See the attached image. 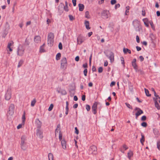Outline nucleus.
Here are the masks:
<instances>
[{
  "label": "nucleus",
  "mask_w": 160,
  "mask_h": 160,
  "mask_svg": "<svg viewBox=\"0 0 160 160\" xmlns=\"http://www.w3.org/2000/svg\"><path fill=\"white\" fill-rule=\"evenodd\" d=\"M120 7V5L119 4H116L115 6V8L116 9L118 8H119Z\"/></svg>",
  "instance_id": "57"
},
{
  "label": "nucleus",
  "mask_w": 160,
  "mask_h": 160,
  "mask_svg": "<svg viewBox=\"0 0 160 160\" xmlns=\"http://www.w3.org/2000/svg\"><path fill=\"white\" fill-rule=\"evenodd\" d=\"M36 134L37 136L40 139H42L43 138L42 132L39 129L37 130Z\"/></svg>",
  "instance_id": "12"
},
{
  "label": "nucleus",
  "mask_w": 160,
  "mask_h": 160,
  "mask_svg": "<svg viewBox=\"0 0 160 160\" xmlns=\"http://www.w3.org/2000/svg\"><path fill=\"white\" fill-rule=\"evenodd\" d=\"M25 50V48L22 45H19L17 49V54L20 56H22L24 54Z\"/></svg>",
  "instance_id": "4"
},
{
  "label": "nucleus",
  "mask_w": 160,
  "mask_h": 160,
  "mask_svg": "<svg viewBox=\"0 0 160 160\" xmlns=\"http://www.w3.org/2000/svg\"><path fill=\"white\" fill-rule=\"evenodd\" d=\"M22 122L24 123V121L25 119V117L24 114L23 115L22 117Z\"/></svg>",
  "instance_id": "53"
},
{
  "label": "nucleus",
  "mask_w": 160,
  "mask_h": 160,
  "mask_svg": "<svg viewBox=\"0 0 160 160\" xmlns=\"http://www.w3.org/2000/svg\"><path fill=\"white\" fill-rule=\"evenodd\" d=\"M85 40V39L82 36H79L77 38L78 44H81Z\"/></svg>",
  "instance_id": "11"
},
{
  "label": "nucleus",
  "mask_w": 160,
  "mask_h": 160,
  "mask_svg": "<svg viewBox=\"0 0 160 160\" xmlns=\"http://www.w3.org/2000/svg\"><path fill=\"white\" fill-rule=\"evenodd\" d=\"M37 124V128H41L42 123L38 119L36 120Z\"/></svg>",
  "instance_id": "29"
},
{
  "label": "nucleus",
  "mask_w": 160,
  "mask_h": 160,
  "mask_svg": "<svg viewBox=\"0 0 160 160\" xmlns=\"http://www.w3.org/2000/svg\"><path fill=\"white\" fill-rule=\"evenodd\" d=\"M48 160H54L53 159V155L51 153H50L48 154Z\"/></svg>",
  "instance_id": "27"
},
{
  "label": "nucleus",
  "mask_w": 160,
  "mask_h": 160,
  "mask_svg": "<svg viewBox=\"0 0 160 160\" xmlns=\"http://www.w3.org/2000/svg\"><path fill=\"white\" fill-rule=\"evenodd\" d=\"M26 140L27 137L26 136L23 135L21 137L20 147L21 149L23 151L26 150L28 147L27 143L25 142Z\"/></svg>",
  "instance_id": "1"
},
{
  "label": "nucleus",
  "mask_w": 160,
  "mask_h": 160,
  "mask_svg": "<svg viewBox=\"0 0 160 160\" xmlns=\"http://www.w3.org/2000/svg\"><path fill=\"white\" fill-rule=\"evenodd\" d=\"M128 146H127L126 144H124L122 147L120 148V150L122 152L124 153L125 152L124 150H126L128 149Z\"/></svg>",
  "instance_id": "15"
},
{
  "label": "nucleus",
  "mask_w": 160,
  "mask_h": 160,
  "mask_svg": "<svg viewBox=\"0 0 160 160\" xmlns=\"http://www.w3.org/2000/svg\"><path fill=\"white\" fill-rule=\"evenodd\" d=\"M66 64H61V68L62 69H65L66 68L65 67V65Z\"/></svg>",
  "instance_id": "48"
},
{
  "label": "nucleus",
  "mask_w": 160,
  "mask_h": 160,
  "mask_svg": "<svg viewBox=\"0 0 160 160\" xmlns=\"http://www.w3.org/2000/svg\"><path fill=\"white\" fill-rule=\"evenodd\" d=\"M61 64H66L67 63V61L66 58H62L61 61Z\"/></svg>",
  "instance_id": "30"
},
{
  "label": "nucleus",
  "mask_w": 160,
  "mask_h": 160,
  "mask_svg": "<svg viewBox=\"0 0 160 160\" xmlns=\"http://www.w3.org/2000/svg\"><path fill=\"white\" fill-rule=\"evenodd\" d=\"M82 100L83 101H84L85 100V95H83L82 97Z\"/></svg>",
  "instance_id": "63"
},
{
  "label": "nucleus",
  "mask_w": 160,
  "mask_h": 160,
  "mask_svg": "<svg viewBox=\"0 0 160 160\" xmlns=\"http://www.w3.org/2000/svg\"><path fill=\"white\" fill-rule=\"evenodd\" d=\"M97 148L96 146H92L90 147L89 149V153L90 154H95L97 151Z\"/></svg>",
  "instance_id": "8"
},
{
  "label": "nucleus",
  "mask_w": 160,
  "mask_h": 160,
  "mask_svg": "<svg viewBox=\"0 0 160 160\" xmlns=\"http://www.w3.org/2000/svg\"><path fill=\"white\" fill-rule=\"evenodd\" d=\"M61 57V54L60 53H58L56 57V59L57 60H59Z\"/></svg>",
  "instance_id": "35"
},
{
  "label": "nucleus",
  "mask_w": 160,
  "mask_h": 160,
  "mask_svg": "<svg viewBox=\"0 0 160 160\" xmlns=\"http://www.w3.org/2000/svg\"><path fill=\"white\" fill-rule=\"evenodd\" d=\"M59 138L60 140V141H61L62 140V133H60L59 134Z\"/></svg>",
  "instance_id": "45"
},
{
  "label": "nucleus",
  "mask_w": 160,
  "mask_h": 160,
  "mask_svg": "<svg viewBox=\"0 0 160 160\" xmlns=\"http://www.w3.org/2000/svg\"><path fill=\"white\" fill-rule=\"evenodd\" d=\"M147 124L146 122H143L141 123V126L144 127H146L147 126Z\"/></svg>",
  "instance_id": "42"
},
{
  "label": "nucleus",
  "mask_w": 160,
  "mask_h": 160,
  "mask_svg": "<svg viewBox=\"0 0 160 160\" xmlns=\"http://www.w3.org/2000/svg\"><path fill=\"white\" fill-rule=\"evenodd\" d=\"M125 104L126 106L129 108L131 109H132V107L128 103H126Z\"/></svg>",
  "instance_id": "43"
},
{
  "label": "nucleus",
  "mask_w": 160,
  "mask_h": 160,
  "mask_svg": "<svg viewBox=\"0 0 160 160\" xmlns=\"http://www.w3.org/2000/svg\"><path fill=\"white\" fill-rule=\"evenodd\" d=\"M153 132L156 135H158V132L157 129L154 128L153 129Z\"/></svg>",
  "instance_id": "38"
},
{
  "label": "nucleus",
  "mask_w": 160,
  "mask_h": 160,
  "mask_svg": "<svg viewBox=\"0 0 160 160\" xmlns=\"http://www.w3.org/2000/svg\"><path fill=\"white\" fill-rule=\"evenodd\" d=\"M11 97V91L10 88H8L7 90V92L5 94V99L7 100H9Z\"/></svg>",
  "instance_id": "6"
},
{
  "label": "nucleus",
  "mask_w": 160,
  "mask_h": 160,
  "mask_svg": "<svg viewBox=\"0 0 160 160\" xmlns=\"http://www.w3.org/2000/svg\"><path fill=\"white\" fill-rule=\"evenodd\" d=\"M86 109H87V111H88L90 110L91 108H90V106L89 105H86Z\"/></svg>",
  "instance_id": "44"
},
{
  "label": "nucleus",
  "mask_w": 160,
  "mask_h": 160,
  "mask_svg": "<svg viewBox=\"0 0 160 160\" xmlns=\"http://www.w3.org/2000/svg\"><path fill=\"white\" fill-rule=\"evenodd\" d=\"M110 59L111 62H113L114 60V55L112 52H110L108 56H107Z\"/></svg>",
  "instance_id": "14"
},
{
  "label": "nucleus",
  "mask_w": 160,
  "mask_h": 160,
  "mask_svg": "<svg viewBox=\"0 0 160 160\" xmlns=\"http://www.w3.org/2000/svg\"><path fill=\"white\" fill-rule=\"evenodd\" d=\"M123 51L124 53L125 54H126L128 52L129 54H130L131 52V50L127 48H123Z\"/></svg>",
  "instance_id": "24"
},
{
  "label": "nucleus",
  "mask_w": 160,
  "mask_h": 160,
  "mask_svg": "<svg viewBox=\"0 0 160 160\" xmlns=\"http://www.w3.org/2000/svg\"><path fill=\"white\" fill-rule=\"evenodd\" d=\"M36 102V100L35 98L33 99V100L31 101V105L32 107H33Z\"/></svg>",
  "instance_id": "32"
},
{
  "label": "nucleus",
  "mask_w": 160,
  "mask_h": 160,
  "mask_svg": "<svg viewBox=\"0 0 160 160\" xmlns=\"http://www.w3.org/2000/svg\"><path fill=\"white\" fill-rule=\"evenodd\" d=\"M149 23L151 25V27L152 28L153 30H155V27L153 24V22L152 21H149Z\"/></svg>",
  "instance_id": "36"
},
{
  "label": "nucleus",
  "mask_w": 160,
  "mask_h": 160,
  "mask_svg": "<svg viewBox=\"0 0 160 160\" xmlns=\"http://www.w3.org/2000/svg\"><path fill=\"white\" fill-rule=\"evenodd\" d=\"M54 35L52 32L49 33L48 37V43L50 46H52L53 43Z\"/></svg>",
  "instance_id": "2"
},
{
  "label": "nucleus",
  "mask_w": 160,
  "mask_h": 160,
  "mask_svg": "<svg viewBox=\"0 0 160 160\" xmlns=\"http://www.w3.org/2000/svg\"><path fill=\"white\" fill-rule=\"evenodd\" d=\"M84 24L86 28L87 29L89 30L90 29V27L89 26V23L88 21H85Z\"/></svg>",
  "instance_id": "21"
},
{
  "label": "nucleus",
  "mask_w": 160,
  "mask_h": 160,
  "mask_svg": "<svg viewBox=\"0 0 160 160\" xmlns=\"http://www.w3.org/2000/svg\"><path fill=\"white\" fill-rule=\"evenodd\" d=\"M45 44H43L42 46H41L40 48V52H45L44 49L45 46Z\"/></svg>",
  "instance_id": "26"
},
{
  "label": "nucleus",
  "mask_w": 160,
  "mask_h": 160,
  "mask_svg": "<svg viewBox=\"0 0 160 160\" xmlns=\"http://www.w3.org/2000/svg\"><path fill=\"white\" fill-rule=\"evenodd\" d=\"M14 105L13 104H11L10 106L8 114L10 116L12 115L14 113Z\"/></svg>",
  "instance_id": "7"
},
{
  "label": "nucleus",
  "mask_w": 160,
  "mask_h": 160,
  "mask_svg": "<svg viewBox=\"0 0 160 160\" xmlns=\"http://www.w3.org/2000/svg\"><path fill=\"white\" fill-rule=\"evenodd\" d=\"M92 70L93 72H95L96 71V69L94 66H93L92 68Z\"/></svg>",
  "instance_id": "59"
},
{
  "label": "nucleus",
  "mask_w": 160,
  "mask_h": 160,
  "mask_svg": "<svg viewBox=\"0 0 160 160\" xmlns=\"http://www.w3.org/2000/svg\"><path fill=\"white\" fill-rule=\"evenodd\" d=\"M126 10H125V15H128V13H129V10L130 8V7L129 6H127L126 7Z\"/></svg>",
  "instance_id": "31"
},
{
  "label": "nucleus",
  "mask_w": 160,
  "mask_h": 160,
  "mask_svg": "<svg viewBox=\"0 0 160 160\" xmlns=\"http://www.w3.org/2000/svg\"><path fill=\"white\" fill-rule=\"evenodd\" d=\"M145 92L147 96L149 97L151 96V95L149 93L148 90L146 88H144Z\"/></svg>",
  "instance_id": "34"
},
{
  "label": "nucleus",
  "mask_w": 160,
  "mask_h": 160,
  "mask_svg": "<svg viewBox=\"0 0 160 160\" xmlns=\"http://www.w3.org/2000/svg\"><path fill=\"white\" fill-rule=\"evenodd\" d=\"M6 30H8L9 28V25L8 22H6L5 24Z\"/></svg>",
  "instance_id": "37"
},
{
  "label": "nucleus",
  "mask_w": 160,
  "mask_h": 160,
  "mask_svg": "<svg viewBox=\"0 0 160 160\" xmlns=\"http://www.w3.org/2000/svg\"><path fill=\"white\" fill-rule=\"evenodd\" d=\"M34 41L36 43H38L40 42L41 37L40 36H37L34 38Z\"/></svg>",
  "instance_id": "20"
},
{
  "label": "nucleus",
  "mask_w": 160,
  "mask_h": 160,
  "mask_svg": "<svg viewBox=\"0 0 160 160\" xmlns=\"http://www.w3.org/2000/svg\"><path fill=\"white\" fill-rule=\"evenodd\" d=\"M61 143L62 148L64 149H66L67 148L66 142L64 139H63L61 141Z\"/></svg>",
  "instance_id": "17"
},
{
  "label": "nucleus",
  "mask_w": 160,
  "mask_h": 160,
  "mask_svg": "<svg viewBox=\"0 0 160 160\" xmlns=\"http://www.w3.org/2000/svg\"><path fill=\"white\" fill-rule=\"evenodd\" d=\"M101 16L103 19H106L110 17V13L108 11L104 10L101 13Z\"/></svg>",
  "instance_id": "5"
},
{
  "label": "nucleus",
  "mask_w": 160,
  "mask_h": 160,
  "mask_svg": "<svg viewBox=\"0 0 160 160\" xmlns=\"http://www.w3.org/2000/svg\"><path fill=\"white\" fill-rule=\"evenodd\" d=\"M132 24L137 31H140L141 26L139 21L137 19L134 20L132 22Z\"/></svg>",
  "instance_id": "3"
},
{
  "label": "nucleus",
  "mask_w": 160,
  "mask_h": 160,
  "mask_svg": "<svg viewBox=\"0 0 160 160\" xmlns=\"http://www.w3.org/2000/svg\"><path fill=\"white\" fill-rule=\"evenodd\" d=\"M111 2L112 5H113L116 3V0H112L111 1Z\"/></svg>",
  "instance_id": "51"
},
{
  "label": "nucleus",
  "mask_w": 160,
  "mask_h": 160,
  "mask_svg": "<svg viewBox=\"0 0 160 160\" xmlns=\"http://www.w3.org/2000/svg\"><path fill=\"white\" fill-rule=\"evenodd\" d=\"M136 48L137 51H139L141 50V48L138 46L136 47Z\"/></svg>",
  "instance_id": "61"
},
{
  "label": "nucleus",
  "mask_w": 160,
  "mask_h": 160,
  "mask_svg": "<svg viewBox=\"0 0 160 160\" xmlns=\"http://www.w3.org/2000/svg\"><path fill=\"white\" fill-rule=\"evenodd\" d=\"M58 48H59L61 50L62 49V45L61 42L59 43L58 45Z\"/></svg>",
  "instance_id": "50"
},
{
  "label": "nucleus",
  "mask_w": 160,
  "mask_h": 160,
  "mask_svg": "<svg viewBox=\"0 0 160 160\" xmlns=\"http://www.w3.org/2000/svg\"><path fill=\"white\" fill-rule=\"evenodd\" d=\"M98 102H95L94 103L92 107V112L94 114L97 113L96 110L97 108Z\"/></svg>",
  "instance_id": "10"
},
{
  "label": "nucleus",
  "mask_w": 160,
  "mask_h": 160,
  "mask_svg": "<svg viewBox=\"0 0 160 160\" xmlns=\"http://www.w3.org/2000/svg\"><path fill=\"white\" fill-rule=\"evenodd\" d=\"M103 71V68L102 67H100L98 69V72L99 73H101Z\"/></svg>",
  "instance_id": "46"
},
{
  "label": "nucleus",
  "mask_w": 160,
  "mask_h": 160,
  "mask_svg": "<svg viewBox=\"0 0 160 160\" xmlns=\"http://www.w3.org/2000/svg\"><path fill=\"white\" fill-rule=\"evenodd\" d=\"M60 133H61V131L60 130V124H58L57 126V128L56 129L55 132V135L56 136L58 133H59V134H60Z\"/></svg>",
  "instance_id": "16"
},
{
  "label": "nucleus",
  "mask_w": 160,
  "mask_h": 160,
  "mask_svg": "<svg viewBox=\"0 0 160 160\" xmlns=\"http://www.w3.org/2000/svg\"><path fill=\"white\" fill-rule=\"evenodd\" d=\"M69 19L71 21H72L73 20L74 18L71 15H69Z\"/></svg>",
  "instance_id": "56"
},
{
  "label": "nucleus",
  "mask_w": 160,
  "mask_h": 160,
  "mask_svg": "<svg viewBox=\"0 0 160 160\" xmlns=\"http://www.w3.org/2000/svg\"><path fill=\"white\" fill-rule=\"evenodd\" d=\"M79 57L78 56H77L75 58V60L77 62L79 60Z\"/></svg>",
  "instance_id": "64"
},
{
  "label": "nucleus",
  "mask_w": 160,
  "mask_h": 160,
  "mask_svg": "<svg viewBox=\"0 0 160 160\" xmlns=\"http://www.w3.org/2000/svg\"><path fill=\"white\" fill-rule=\"evenodd\" d=\"M137 60L136 58H134L132 60V65L136 72L138 71V67L137 65L136 62Z\"/></svg>",
  "instance_id": "9"
},
{
  "label": "nucleus",
  "mask_w": 160,
  "mask_h": 160,
  "mask_svg": "<svg viewBox=\"0 0 160 160\" xmlns=\"http://www.w3.org/2000/svg\"><path fill=\"white\" fill-rule=\"evenodd\" d=\"M136 39L137 42L138 43H139L140 42V40H139V37L137 35L136 36Z\"/></svg>",
  "instance_id": "55"
},
{
  "label": "nucleus",
  "mask_w": 160,
  "mask_h": 160,
  "mask_svg": "<svg viewBox=\"0 0 160 160\" xmlns=\"http://www.w3.org/2000/svg\"><path fill=\"white\" fill-rule=\"evenodd\" d=\"M83 73H84V75L86 76L87 75V69L86 68L84 69V70L83 71Z\"/></svg>",
  "instance_id": "52"
},
{
  "label": "nucleus",
  "mask_w": 160,
  "mask_h": 160,
  "mask_svg": "<svg viewBox=\"0 0 160 160\" xmlns=\"http://www.w3.org/2000/svg\"><path fill=\"white\" fill-rule=\"evenodd\" d=\"M13 46V42L12 41H11L9 42L8 44L7 48L9 49L10 52H12V48Z\"/></svg>",
  "instance_id": "13"
},
{
  "label": "nucleus",
  "mask_w": 160,
  "mask_h": 160,
  "mask_svg": "<svg viewBox=\"0 0 160 160\" xmlns=\"http://www.w3.org/2000/svg\"><path fill=\"white\" fill-rule=\"evenodd\" d=\"M72 2L74 6H75L76 5V0H72Z\"/></svg>",
  "instance_id": "54"
},
{
  "label": "nucleus",
  "mask_w": 160,
  "mask_h": 160,
  "mask_svg": "<svg viewBox=\"0 0 160 160\" xmlns=\"http://www.w3.org/2000/svg\"><path fill=\"white\" fill-rule=\"evenodd\" d=\"M129 89L130 91L131 92H132L133 91V86L130 84L129 85Z\"/></svg>",
  "instance_id": "40"
},
{
  "label": "nucleus",
  "mask_w": 160,
  "mask_h": 160,
  "mask_svg": "<svg viewBox=\"0 0 160 160\" xmlns=\"http://www.w3.org/2000/svg\"><path fill=\"white\" fill-rule=\"evenodd\" d=\"M79 9V11H83L84 8V5L80 3L78 4Z\"/></svg>",
  "instance_id": "22"
},
{
  "label": "nucleus",
  "mask_w": 160,
  "mask_h": 160,
  "mask_svg": "<svg viewBox=\"0 0 160 160\" xmlns=\"http://www.w3.org/2000/svg\"><path fill=\"white\" fill-rule=\"evenodd\" d=\"M128 155V158L130 160L131 158L133 157V154L132 151L131 150H130L127 153Z\"/></svg>",
  "instance_id": "19"
},
{
  "label": "nucleus",
  "mask_w": 160,
  "mask_h": 160,
  "mask_svg": "<svg viewBox=\"0 0 160 160\" xmlns=\"http://www.w3.org/2000/svg\"><path fill=\"white\" fill-rule=\"evenodd\" d=\"M24 124V123L23 124H19L18 125L17 127V128L18 129H19L22 128V125Z\"/></svg>",
  "instance_id": "47"
},
{
  "label": "nucleus",
  "mask_w": 160,
  "mask_h": 160,
  "mask_svg": "<svg viewBox=\"0 0 160 160\" xmlns=\"http://www.w3.org/2000/svg\"><path fill=\"white\" fill-rule=\"evenodd\" d=\"M75 133L77 134H78L79 133V131H78V129L77 128V127H75Z\"/></svg>",
  "instance_id": "60"
},
{
  "label": "nucleus",
  "mask_w": 160,
  "mask_h": 160,
  "mask_svg": "<svg viewBox=\"0 0 160 160\" xmlns=\"http://www.w3.org/2000/svg\"><path fill=\"white\" fill-rule=\"evenodd\" d=\"M121 59L122 62V64H124V58L122 57H121Z\"/></svg>",
  "instance_id": "62"
},
{
  "label": "nucleus",
  "mask_w": 160,
  "mask_h": 160,
  "mask_svg": "<svg viewBox=\"0 0 160 160\" xmlns=\"http://www.w3.org/2000/svg\"><path fill=\"white\" fill-rule=\"evenodd\" d=\"M64 10L67 12L68 11V6H64Z\"/></svg>",
  "instance_id": "58"
},
{
  "label": "nucleus",
  "mask_w": 160,
  "mask_h": 160,
  "mask_svg": "<svg viewBox=\"0 0 160 160\" xmlns=\"http://www.w3.org/2000/svg\"><path fill=\"white\" fill-rule=\"evenodd\" d=\"M155 105L158 110H160V107L156 100H155Z\"/></svg>",
  "instance_id": "28"
},
{
  "label": "nucleus",
  "mask_w": 160,
  "mask_h": 160,
  "mask_svg": "<svg viewBox=\"0 0 160 160\" xmlns=\"http://www.w3.org/2000/svg\"><path fill=\"white\" fill-rule=\"evenodd\" d=\"M141 135L142 138L140 139V142L142 145H143V142L145 141V137L144 135L142 133H141Z\"/></svg>",
  "instance_id": "25"
},
{
  "label": "nucleus",
  "mask_w": 160,
  "mask_h": 160,
  "mask_svg": "<svg viewBox=\"0 0 160 160\" xmlns=\"http://www.w3.org/2000/svg\"><path fill=\"white\" fill-rule=\"evenodd\" d=\"M143 113V112L141 109H139V110L136 113L135 115L136 116L137 118L139 116Z\"/></svg>",
  "instance_id": "23"
},
{
  "label": "nucleus",
  "mask_w": 160,
  "mask_h": 160,
  "mask_svg": "<svg viewBox=\"0 0 160 160\" xmlns=\"http://www.w3.org/2000/svg\"><path fill=\"white\" fill-rule=\"evenodd\" d=\"M53 107V104H51L48 108V110L49 111H51L52 110Z\"/></svg>",
  "instance_id": "41"
},
{
  "label": "nucleus",
  "mask_w": 160,
  "mask_h": 160,
  "mask_svg": "<svg viewBox=\"0 0 160 160\" xmlns=\"http://www.w3.org/2000/svg\"><path fill=\"white\" fill-rule=\"evenodd\" d=\"M142 21L143 22L145 26L147 27H149V21H148V18H143L142 19Z\"/></svg>",
  "instance_id": "18"
},
{
  "label": "nucleus",
  "mask_w": 160,
  "mask_h": 160,
  "mask_svg": "<svg viewBox=\"0 0 160 160\" xmlns=\"http://www.w3.org/2000/svg\"><path fill=\"white\" fill-rule=\"evenodd\" d=\"M23 61L22 60H20L18 62V68H19L21 66H22L23 63Z\"/></svg>",
  "instance_id": "33"
},
{
  "label": "nucleus",
  "mask_w": 160,
  "mask_h": 160,
  "mask_svg": "<svg viewBox=\"0 0 160 160\" xmlns=\"http://www.w3.org/2000/svg\"><path fill=\"white\" fill-rule=\"evenodd\" d=\"M85 17L86 18H90L89 13L88 11H86L85 13Z\"/></svg>",
  "instance_id": "39"
},
{
  "label": "nucleus",
  "mask_w": 160,
  "mask_h": 160,
  "mask_svg": "<svg viewBox=\"0 0 160 160\" xmlns=\"http://www.w3.org/2000/svg\"><path fill=\"white\" fill-rule=\"evenodd\" d=\"M146 119V117L145 116H142V118L141 120L142 121H145Z\"/></svg>",
  "instance_id": "49"
}]
</instances>
